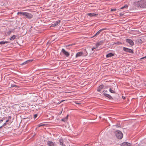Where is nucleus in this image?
<instances>
[{
	"mask_svg": "<svg viewBox=\"0 0 146 146\" xmlns=\"http://www.w3.org/2000/svg\"><path fill=\"white\" fill-rule=\"evenodd\" d=\"M133 5L138 8H146V0H142L135 2Z\"/></svg>",
	"mask_w": 146,
	"mask_h": 146,
	"instance_id": "1",
	"label": "nucleus"
},
{
	"mask_svg": "<svg viewBox=\"0 0 146 146\" xmlns=\"http://www.w3.org/2000/svg\"><path fill=\"white\" fill-rule=\"evenodd\" d=\"M115 133L116 136L118 139H121L123 138V135L121 131L119 130L116 131Z\"/></svg>",
	"mask_w": 146,
	"mask_h": 146,
	"instance_id": "2",
	"label": "nucleus"
},
{
	"mask_svg": "<svg viewBox=\"0 0 146 146\" xmlns=\"http://www.w3.org/2000/svg\"><path fill=\"white\" fill-rule=\"evenodd\" d=\"M123 50L127 52H128L131 54H133L134 52L133 50L131 49L128 48H127L123 47Z\"/></svg>",
	"mask_w": 146,
	"mask_h": 146,
	"instance_id": "3",
	"label": "nucleus"
},
{
	"mask_svg": "<svg viewBox=\"0 0 146 146\" xmlns=\"http://www.w3.org/2000/svg\"><path fill=\"white\" fill-rule=\"evenodd\" d=\"M61 52L66 57H68L70 56L69 53L68 52L66 51L63 48L62 49Z\"/></svg>",
	"mask_w": 146,
	"mask_h": 146,
	"instance_id": "4",
	"label": "nucleus"
},
{
	"mask_svg": "<svg viewBox=\"0 0 146 146\" xmlns=\"http://www.w3.org/2000/svg\"><path fill=\"white\" fill-rule=\"evenodd\" d=\"M126 41L127 42L129 43L131 46H133L134 45V42L131 39H126Z\"/></svg>",
	"mask_w": 146,
	"mask_h": 146,
	"instance_id": "5",
	"label": "nucleus"
},
{
	"mask_svg": "<svg viewBox=\"0 0 146 146\" xmlns=\"http://www.w3.org/2000/svg\"><path fill=\"white\" fill-rule=\"evenodd\" d=\"M25 16L26 17L29 19H31L33 17V15L27 12L25 14Z\"/></svg>",
	"mask_w": 146,
	"mask_h": 146,
	"instance_id": "6",
	"label": "nucleus"
},
{
	"mask_svg": "<svg viewBox=\"0 0 146 146\" xmlns=\"http://www.w3.org/2000/svg\"><path fill=\"white\" fill-rule=\"evenodd\" d=\"M106 28H104L100 29L98 31V32L93 36V37L96 36L97 35H99L102 31L106 30Z\"/></svg>",
	"mask_w": 146,
	"mask_h": 146,
	"instance_id": "7",
	"label": "nucleus"
},
{
	"mask_svg": "<svg viewBox=\"0 0 146 146\" xmlns=\"http://www.w3.org/2000/svg\"><path fill=\"white\" fill-rule=\"evenodd\" d=\"M104 42L105 40H102L98 42L96 44V48H98V46L102 45L104 43Z\"/></svg>",
	"mask_w": 146,
	"mask_h": 146,
	"instance_id": "8",
	"label": "nucleus"
},
{
	"mask_svg": "<svg viewBox=\"0 0 146 146\" xmlns=\"http://www.w3.org/2000/svg\"><path fill=\"white\" fill-rule=\"evenodd\" d=\"M47 145L48 146H54L55 145V143H54L52 141H48L47 142Z\"/></svg>",
	"mask_w": 146,
	"mask_h": 146,
	"instance_id": "9",
	"label": "nucleus"
},
{
	"mask_svg": "<svg viewBox=\"0 0 146 146\" xmlns=\"http://www.w3.org/2000/svg\"><path fill=\"white\" fill-rule=\"evenodd\" d=\"M121 146H130L131 144L127 142H124L120 144Z\"/></svg>",
	"mask_w": 146,
	"mask_h": 146,
	"instance_id": "10",
	"label": "nucleus"
},
{
	"mask_svg": "<svg viewBox=\"0 0 146 146\" xmlns=\"http://www.w3.org/2000/svg\"><path fill=\"white\" fill-rule=\"evenodd\" d=\"M60 20H59L56 21L54 22L51 26V27H53L55 26H57L60 22Z\"/></svg>",
	"mask_w": 146,
	"mask_h": 146,
	"instance_id": "11",
	"label": "nucleus"
},
{
	"mask_svg": "<svg viewBox=\"0 0 146 146\" xmlns=\"http://www.w3.org/2000/svg\"><path fill=\"white\" fill-rule=\"evenodd\" d=\"M83 56H86L88 54V53L86 49H84L81 51Z\"/></svg>",
	"mask_w": 146,
	"mask_h": 146,
	"instance_id": "12",
	"label": "nucleus"
},
{
	"mask_svg": "<svg viewBox=\"0 0 146 146\" xmlns=\"http://www.w3.org/2000/svg\"><path fill=\"white\" fill-rule=\"evenodd\" d=\"M33 61V60H28L26 61H25L23 63L20 64V65H23L27 64L29 63V62H31L32 61Z\"/></svg>",
	"mask_w": 146,
	"mask_h": 146,
	"instance_id": "13",
	"label": "nucleus"
},
{
	"mask_svg": "<svg viewBox=\"0 0 146 146\" xmlns=\"http://www.w3.org/2000/svg\"><path fill=\"white\" fill-rule=\"evenodd\" d=\"M104 87V86L103 85H101L97 89V91L98 92H100L101 90L103 89Z\"/></svg>",
	"mask_w": 146,
	"mask_h": 146,
	"instance_id": "14",
	"label": "nucleus"
},
{
	"mask_svg": "<svg viewBox=\"0 0 146 146\" xmlns=\"http://www.w3.org/2000/svg\"><path fill=\"white\" fill-rule=\"evenodd\" d=\"M59 142L60 145L62 146H66L65 145L63 144L64 140L62 139L61 138L59 140Z\"/></svg>",
	"mask_w": 146,
	"mask_h": 146,
	"instance_id": "15",
	"label": "nucleus"
},
{
	"mask_svg": "<svg viewBox=\"0 0 146 146\" xmlns=\"http://www.w3.org/2000/svg\"><path fill=\"white\" fill-rule=\"evenodd\" d=\"M87 15L90 17H94L98 15V14H95L94 13H88Z\"/></svg>",
	"mask_w": 146,
	"mask_h": 146,
	"instance_id": "16",
	"label": "nucleus"
},
{
	"mask_svg": "<svg viewBox=\"0 0 146 146\" xmlns=\"http://www.w3.org/2000/svg\"><path fill=\"white\" fill-rule=\"evenodd\" d=\"M83 56L81 51L78 52L76 55V57L77 58L78 57Z\"/></svg>",
	"mask_w": 146,
	"mask_h": 146,
	"instance_id": "17",
	"label": "nucleus"
},
{
	"mask_svg": "<svg viewBox=\"0 0 146 146\" xmlns=\"http://www.w3.org/2000/svg\"><path fill=\"white\" fill-rule=\"evenodd\" d=\"M114 55V54L112 53H110L106 55V58H109L110 57L113 56Z\"/></svg>",
	"mask_w": 146,
	"mask_h": 146,
	"instance_id": "18",
	"label": "nucleus"
},
{
	"mask_svg": "<svg viewBox=\"0 0 146 146\" xmlns=\"http://www.w3.org/2000/svg\"><path fill=\"white\" fill-rule=\"evenodd\" d=\"M104 96L105 97H106L107 98H108L109 99H112V98L111 96L110 95L106 94L104 93Z\"/></svg>",
	"mask_w": 146,
	"mask_h": 146,
	"instance_id": "19",
	"label": "nucleus"
},
{
	"mask_svg": "<svg viewBox=\"0 0 146 146\" xmlns=\"http://www.w3.org/2000/svg\"><path fill=\"white\" fill-rule=\"evenodd\" d=\"M10 42L7 41H2L0 42V44H5L9 43Z\"/></svg>",
	"mask_w": 146,
	"mask_h": 146,
	"instance_id": "20",
	"label": "nucleus"
},
{
	"mask_svg": "<svg viewBox=\"0 0 146 146\" xmlns=\"http://www.w3.org/2000/svg\"><path fill=\"white\" fill-rule=\"evenodd\" d=\"M16 36L15 35H13L10 38V39L11 40H14L16 37Z\"/></svg>",
	"mask_w": 146,
	"mask_h": 146,
	"instance_id": "21",
	"label": "nucleus"
},
{
	"mask_svg": "<svg viewBox=\"0 0 146 146\" xmlns=\"http://www.w3.org/2000/svg\"><path fill=\"white\" fill-rule=\"evenodd\" d=\"M109 91L111 93H115V91L114 90H112L111 88L109 89Z\"/></svg>",
	"mask_w": 146,
	"mask_h": 146,
	"instance_id": "22",
	"label": "nucleus"
},
{
	"mask_svg": "<svg viewBox=\"0 0 146 146\" xmlns=\"http://www.w3.org/2000/svg\"><path fill=\"white\" fill-rule=\"evenodd\" d=\"M128 7V6L127 5H125L123 6V7H121L120 8L121 9H123L124 8L127 9Z\"/></svg>",
	"mask_w": 146,
	"mask_h": 146,
	"instance_id": "23",
	"label": "nucleus"
},
{
	"mask_svg": "<svg viewBox=\"0 0 146 146\" xmlns=\"http://www.w3.org/2000/svg\"><path fill=\"white\" fill-rule=\"evenodd\" d=\"M27 12H20V14L22 15H23L25 16V14H26Z\"/></svg>",
	"mask_w": 146,
	"mask_h": 146,
	"instance_id": "24",
	"label": "nucleus"
},
{
	"mask_svg": "<svg viewBox=\"0 0 146 146\" xmlns=\"http://www.w3.org/2000/svg\"><path fill=\"white\" fill-rule=\"evenodd\" d=\"M37 116H38V114H36L34 115L33 117L35 119L37 117Z\"/></svg>",
	"mask_w": 146,
	"mask_h": 146,
	"instance_id": "25",
	"label": "nucleus"
},
{
	"mask_svg": "<svg viewBox=\"0 0 146 146\" xmlns=\"http://www.w3.org/2000/svg\"><path fill=\"white\" fill-rule=\"evenodd\" d=\"M14 87H17V86L15 85L12 84L11 86V88H13Z\"/></svg>",
	"mask_w": 146,
	"mask_h": 146,
	"instance_id": "26",
	"label": "nucleus"
},
{
	"mask_svg": "<svg viewBox=\"0 0 146 146\" xmlns=\"http://www.w3.org/2000/svg\"><path fill=\"white\" fill-rule=\"evenodd\" d=\"M61 121L64 122H65L66 121V119L64 118H63L61 119Z\"/></svg>",
	"mask_w": 146,
	"mask_h": 146,
	"instance_id": "27",
	"label": "nucleus"
},
{
	"mask_svg": "<svg viewBox=\"0 0 146 146\" xmlns=\"http://www.w3.org/2000/svg\"><path fill=\"white\" fill-rule=\"evenodd\" d=\"M12 32L11 31H9L7 32V34L9 35L11 34V33Z\"/></svg>",
	"mask_w": 146,
	"mask_h": 146,
	"instance_id": "28",
	"label": "nucleus"
},
{
	"mask_svg": "<svg viewBox=\"0 0 146 146\" xmlns=\"http://www.w3.org/2000/svg\"><path fill=\"white\" fill-rule=\"evenodd\" d=\"M116 10V9H111V11H115Z\"/></svg>",
	"mask_w": 146,
	"mask_h": 146,
	"instance_id": "29",
	"label": "nucleus"
},
{
	"mask_svg": "<svg viewBox=\"0 0 146 146\" xmlns=\"http://www.w3.org/2000/svg\"><path fill=\"white\" fill-rule=\"evenodd\" d=\"M44 125H45L44 124H40L38 125V127H41V126H44Z\"/></svg>",
	"mask_w": 146,
	"mask_h": 146,
	"instance_id": "30",
	"label": "nucleus"
},
{
	"mask_svg": "<svg viewBox=\"0 0 146 146\" xmlns=\"http://www.w3.org/2000/svg\"><path fill=\"white\" fill-rule=\"evenodd\" d=\"M68 115L66 117H65L64 118L66 119V120H67L68 119Z\"/></svg>",
	"mask_w": 146,
	"mask_h": 146,
	"instance_id": "31",
	"label": "nucleus"
},
{
	"mask_svg": "<svg viewBox=\"0 0 146 146\" xmlns=\"http://www.w3.org/2000/svg\"><path fill=\"white\" fill-rule=\"evenodd\" d=\"M7 124V123L5 122V123H4L3 125V126L4 127L5 126H6Z\"/></svg>",
	"mask_w": 146,
	"mask_h": 146,
	"instance_id": "32",
	"label": "nucleus"
},
{
	"mask_svg": "<svg viewBox=\"0 0 146 146\" xmlns=\"http://www.w3.org/2000/svg\"><path fill=\"white\" fill-rule=\"evenodd\" d=\"M97 48H96V47L95 48V47H93L92 49V50L93 51L94 49H96Z\"/></svg>",
	"mask_w": 146,
	"mask_h": 146,
	"instance_id": "33",
	"label": "nucleus"
},
{
	"mask_svg": "<svg viewBox=\"0 0 146 146\" xmlns=\"http://www.w3.org/2000/svg\"><path fill=\"white\" fill-rule=\"evenodd\" d=\"M107 92V91L106 90H104L103 91V93L104 94V93H105V92Z\"/></svg>",
	"mask_w": 146,
	"mask_h": 146,
	"instance_id": "34",
	"label": "nucleus"
},
{
	"mask_svg": "<svg viewBox=\"0 0 146 146\" xmlns=\"http://www.w3.org/2000/svg\"><path fill=\"white\" fill-rule=\"evenodd\" d=\"M146 58V56H145V57H142V58H141L140 59V60H141V59H144V58Z\"/></svg>",
	"mask_w": 146,
	"mask_h": 146,
	"instance_id": "35",
	"label": "nucleus"
},
{
	"mask_svg": "<svg viewBox=\"0 0 146 146\" xmlns=\"http://www.w3.org/2000/svg\"><path fill=\"white\" fill-rule=\"evenodd\" d=\"M119 15L120 16H122L123 15V14L122 13H121L119 14Z\"/></svg>",
	"mask_w": 146,
	"mask_h": 146,
	"instance_id": "36",
	"label": "nucleus"
},
{
	"mask_svg": "<svg viewBox=\"0 0 146 146\" xmlns=\"http://www.w3.org/2000/svg\"><path fill=\"white\" fill-rule=\"evenodd\" d=\"M3 121V119H1V120H0V123H1Z\"/></svg>",
	"mask_w": 146,
	"mask_h": 146,
	"instance_id": "37",
	"label": "nucleus"
},
{
	"mask_svg": "<svg viewBox=\"0 0 146 146\" xmlns=\"http://www.w3.org/2000/svg\"><path fill=\"white\" fill-rule=\"evenodd\" d=\"M11 116H9L8 117V118L9 119H11Z\"/></svg>",
	"mask_w": 146,
	"mask_h": 146,
	"instance_id": "38",
	"label": "nucleus"
},
{
	"mask_svg": "<svg viewBox=\"0 0 146 146\" xmlns=\"http://www.w3.org/2000/svg\"><path fill=\"white\" fill-rule=\"evenodd\" d=\"M9 121V119H7V120L6 121V123H7V122H8Z\"/></svg>",
	"mask_w": 146,
	"mask_h": 146,
	"instance_id": "39",
	"label": "nucleus"
},
{
	"mask_svg": "<svg viewBox=\"0 0 146 146\" xmlns=\"http://www.w3.org/2000/svg\"><path fill=\"white\" fill-rule=\"evenodd\" d=\"M122 98L123 99H125V97H124L123 96H122Z\"/></svg>",
	"mask_w": 146,
	"mask_h": 146,
	"instance_id": "40",
	"label": "nucleus"
},
{
	"mask_svg": "<svg viewBox=\"0 0 146 146\" xmlns=\"http://www.w3.org/2000/svg\"><path fill=\"white\" fill-rule=\"evenodd\" d=\"M20 12H18L17 13V14L18 15H19V14H20Z\"/></svg>",
	"mask_w": 146,
	"mask_h": 146,
	"instance_id": "41",
	"label": "nucleus"
},
{
	"mask_svg": "<svg viewBox=\"0 0 146 146\" xmlns=\"http://www.w3.org/2000/svg\"><path fill=\"white\" fill-rule=\"evenodd\" d=\"M144 142H146V139H145L144 140Z\"/></svg>",
	"mask_w": 146,
	"mask_h": 146,
	"instance_id": "42",
	"label": "nucleus"
},
{
	"mask_svg": "<svg viewBox=\"0 0 146 146\" xmlns=\"http://www.w3.org/2000/svg\"><path fill=\"white\" fill-rule=\"evenodd\" d=\"M3 127V125H2V126L0 127V129L1 128Z\"/></svg>",
	"mask_w": 146,
	"mask_h": 146,
	"instance_id": "43",
	"label": "nucleus"
},
{
	"mask_svg": "<svg viewBox=\"0 0 146 146\" xmlns=\"http://www.w3.org/2000/svg\"><path fill=\"white\" fill-rule=\"evenodd\" d=\"M118 42L119 43V42ZM119 44H122V43H121V42H119Z\"/></svg>",
	"mask_w": 146,
	"mask_h": 146,
	"instance_id": "44",
	"label": "nucleus"
},
{
	"mask_svg": "<svg viewBox=\"0 0 146 146\" xmlns=\"http://www.w3.org/2000/svg\"><path fill=\"white\" fill-rule=\"evenodd\" d=\"M76 104H79V103H76Z\"/></svg>",
	"mask_w": 146,
	"mask_h": 146,
	"instance_id": "45",
	"label": "nucleus"
},
{
	"mask_svg": "<svg viewBox=\"0 0 146 146\" xmlns=\"http://www.w3.org/2000/svg\"><path fill=\"white\" fill-rule=\"evenodd\" d=\"M145 86H146V84H145Z\"/></svg>",
	"mask_w": 146,
	"mask_h": 146,
	"instance_id": "46",
	"label": "nucleus"
},
{
	"mask_svg": "<svg viewBox=\"0 0 146 146\" xmlns=\"http://www.w3.org/2000/svg\"><path fill=\"white\" fill-rule=\"evenodd\" d=\"M145 111H146V110H145Z\"/></svg>",
	"mask_w": 146,
	"mask_h": 146,
	"instance_id": "47",
	"label": "nucleus"
}]
</instances>
